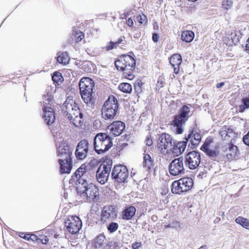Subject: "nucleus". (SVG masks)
I'll return each instance as SVG.
<instances>
[{"label": "nucleus", "instance_id": "a211bd4d", "mask_svg": "<svg viewBox=\"0 0 249 249\" xmlns=\"http://www.w3.org/2000/svg\"><path fill=\"white\" fill-rule=\"evenodd\" d=\"M125 128V124L122 121H114L107 127V130L114 136L121 135Z\"/></svg>", "mask_w": 249, "mask_h": 249}, {"label": "nucleus", "instance_id": "f257e3e1", "mask_svg": "<svg viewBox=\"0 0 249 249\" xmlns=\"http://www.w3.org/2000/svg\"><path fill=\"white\" fill-rule=\"evenodd\" d=\"M94 86V81L88 77L82 78L79 83L80 93L84 102L87 106L93 108L95 106L93 89Z\"/></svg>", "mask_w": 249, "mask_h": 249}, {"label": "nucleus", "instance_id": "c03bdc74", "mask_svg": "<svg viewBox=\"0 0 249 249\" xmlns=\"http://www.w3.org/2000/svg\"><path fill=\"white\" fill-rule=\"evenodd\" d=\"M19 236L21 238H23L24 239H26L27 240H30V238L31 237V234H30V233L25 234L23 232H20L19 233Z\"/></svg>", "mask_w": 249, "mask_h": 249}, {"label": "nucleus", "instance_id": "7ed1b4c3", "mask_svg": "<svg viewBox=\"0 0 249 249\" xmlns=\"http://www.w3.org/2000/svg\"><path fill=\"white\" fill-rule=\"evenodd\" d=\"M63 110L75 126L78 127L82 125L83 114L74 100L67 99L64 104Z\"/></svg>", "mask_w": 249, "mask_h": 249}, {"label": "nucleus", "instance_id": "79ce46f5", "mask_svg": "<svg viewBox=\"0 0 249 249\" xmlns=\"http://www.w3.org/2000/svg\"><path fill=\"white\" fill-rule=\"evenodd\" d=\"M116 45L114 42L110 41L108 45L106 46V50L109 51L116 48Z\"/></svg>", "mask_w": 249, "mask_h": 249}, {"label": "nucleus", "instance_id": "72a5a7b5", "mask_svg": "<svg viewBox=\"0 0 249 249\" xmlns=\"http://www.w3.org/2000/svg\"><path fill=\"white\" fill-rule=\"evenodd\" d=\"M213 142V140L212 138H207L204 142L203 145L200 147V150L202 151L207 150L210 148V144Z\"/></svg>", "mask_w": 249, "mask_h": 249}, {"label": "nucleus", "instance_id": "20e7f679", "mask_svg": "<svg viewBox=\"0 0 249 249\" xmlns=\"http://www.w3.org/2000/svg\"><path fill=\"white\" fill-rule=\"evenodd\" d=\"M115 66L119 71H124V75L129 79H132L134 75L132 71L135 68V59L130 55L123 54L118 57L115 62Z\"/></svg>", "mask_w": 249, "mask_h": 249}, {"label": "nucleus", "instance_id": "1a4fd4ad", "mask_svg": "<svg viewBox=\"0 0 249 249\" xmlns=\"http://www.w3.org/2000/svg\"><path fill=\"white\" fill-rule=\"evenodd\" d=\"M112 178L118 183H124L128 177V171L126 167L122 164L114 166L111 173Z\"/></svg>", "mask_w": 249, "mask_h": 249}, {"label": "nucleus", "instance_id": "58836bf2", "mask_svg": "<svg viewBox=\"0 0 249 249\" xmlns=\"http://www.w3.org/2000/svg\"><path fill=\"white\" fill-rule=\"evenodd\" d=\"M62 77L59 72H55L52 76V80L53 82L58 83L61 81Z\"/></svg>", "mask_w": 249, "mask_h": 249}, {"label": "nucleus", "instance_id": "473e14b6", "mask_svg": "<svg viewBox=\"0 0 249 249\" xmlns=\"http://www.w3.org/2000/svg\"><path fill=\"white\" fill-rule=\"evenodd\" d=\"M106 237L103 234H100L98 235L95 240V248H100L102 247L105 245V241Z\"/></svg>", "mask_w": 249, "mask_h": 249}, {"label": "nucleus", "instance_id": "c85d7f7f", "mask_svg": "<svg viewBox=\"0 0 249 249\" xmlns=\"http://www.w3.org/2000/svg\"><path fill=\"white\" fill-rule=\"evenodd\" d=\"M57 61L59 63L66 65L68 64L70 58L67 52L60 53L57 57Z\"/></svg>", "mask_w": 249, "mask_h": 249}, {"label": "nucleus", "instance_id": "a878e982", "mask_svg": "<svg viewBox=\"0 0 249 249\" xmlns=\"http://www.w3.org/2000/svg\"><path fill=\"white\" fill-rule=\"evenodd\" d=\"M143 166L146 170H150L154 166V160L148 154H144L143 155Z\"/></svg>", "mask_w": 249, "mask_h": 249}, {"label": "nucleus", "instance_id": "6e6552de", "mask_svg": "<svg viewBox=\"0 0 249 249\" xmlns=\"http://www.w3.org/2000/svg\"><path fill=\"white\" fill-rule=\"evenodd\" d=\"M112 166V160L110 159H106L98 168L96 176L97 180L101 184H104L107 182Z\"/></svg>", "mask_w": 249, "mask_h": 249}, {"label": "nucleus", "instance_id": "f03ea898", "mask_svg": "<svg viewBox=\"0 0 249 249\" xmlns=\"http://www.w3.org/2000/svg\"><path fill=\"white\" fill-rule=\"evenodd\" d=\"M53 89L48 87L43 95V117L48 125L53 124L55 120L53 110L51 107L53 103Z\"/></svg>", "mask_w": 249, "mask_h": 249}, {"label": "nucleus", "instance_id": "37998d69", "mask_svg": "<svg viewBox=\"0 0 249 249\" xmlns=\"http://www.w3.org/2000/svg\"><path fill=\"white\" fill-rule=\"evenodd\" d=\"M146 18V17L144 15H142L138 16L136 18V19H137V20L140 23L142 24L144 22Z\"/></svg>", "mask_w": 249, "mask_h": 249}, {"label": "nucleus", "instance_id": "cd10ccee", "mask_svg": "<svg viewBox=\"0 0 249 249\" xmlns=\"http://www.w3.org/2000/svg\"><path fill=\"white\" fill-rule=\"evenodd\" d=\"M194 33L191 31H184L181 34V39L186 42H191L194 38Z\"/></svg>", "mask_w": 249, "mask_h": 249}, {"label": "nucleus", "instance_id": "4d7b16f0", "mask_svg": "<svg viewBox=\"0 0 249 249\" xmlns=\"http://www.w3.org/2000/svg\"><path fill=\"white\" fill-rule=\"evenodd\" d=\"M246 50H249V42H247L245 46Z\"/></svg>", "mask_w": 249, "mask_h": 249}, {"label": "nucleus", "instance_id": "ddd939ff", "mask_svg": "<svg viewBox=\"0 0 249 249\" xmlns=\"http://www.w3.org/2000/svg\"><path fill=\"white\" fill-rule=\"evenodd\" d=\"M168 169L170 175L173 176L185 174L183 158L179 157L173 160L170 163Z\"/></svg>", "mask_w": 249, "mask_h": 249}, {"label": "nucleus", "instance_id": "a18cd8bd", "mask_svg": "<svg viewBox=\"0 0 249 249\" xmlns=\"http://www.w3.org/2000/svg\"><path fill=\"white\" fill-rule=\"evenodd\" d=\"M243 141L245 144L249 146V131L244 136Z\"/></svg>", "mask_w": 249, "mask_h": 249}, {"label": "nucleus", "instance_id": "864d4df0", "mask_svg": "<svg viewBox=\"0 0 249 249\" xmlns=\"http://www.w3.org/2000/svg\"><path fill=\"white\" fill-rule=\"evenodd\" d=\"M152 143H153V142H152V139H149V138H147V139L146 140V145H147L148 146H150L152 144Z\"/></svg>", "mask_w": 249, "mask_h": 249}, {"label": "nucleus", "instance_id": "9d476101", "mask_svg": "<svg viewBox=\"0 0 249 249\" xmlns=\"http://www.w3.org/2000/svg\"><path fill=\"white\" fill-rule=\"evenodd\" d=\"M55 142L56 145L57 146V155L59 158L58 162H62V161L71 160L72 154V149L64 142H61L60 143L56 140H55Z\"/></svg>", "mask_w": 249, "mask_h": 249}, {"label": "nucleus", "instance_id": "5701e85b", "mask_svg": "<svg viewBox=\"0 0 249 249\" xmlns=\"http://www.w3.org/2000/svg\"><path fill=\"white\" fill-rule=\"evenodd\" d=\"M178 181H180V185L184 193L191 190L193 185V180L190 178H182Z\"/></svg>", "mask_w": 249, "mask_h": 249}, {"label": "nucleus", "instance_id": "2f4dec72", "mask_svg": "<svg viewBox=\"0 0 249 249\" xmlns=\"http://www.w3.org/2000/svg\"><path fill=\"white\" fill-rule=\"evenodd\" d=\"M119 89L124 93H130L132 91V87L128 83H122L119 85Z\"/></svg>", "mask_w": 249, "mask_h": 249}, {"label": "nucleus", "instance_id": "a19ab883", "mask_svg": "<svg viewBox=\"0 0 249 249\" xmlns=\"http://www.w3.org/2000/svg\"><path fill=\"white\" fill-rule=\"evenodd\" d=\"M232 1L231 0H227L223 3V6L226 9H230L232 5Z\"/></svg>", "mask_w": 249, "mask_h": 249}, {"label": "nucleus", "instance_id": "bf43d9fd", "mask_svg": "<svg viewBox=\"0 0 249 249\" xmlns=\"http://www.w3.org/2000/svg\"><path fill=\"white\" fill-rule=\"evenodd\" d=\"M198 249H206V247L205 246H201V247H200Z\"/></svg>", "mask_w": 249, "mask_h": 249}, {"label": "nucleus", "instance_id": "e2e57ef3", "mask_svg": "<svg viewBox=\"0 0 249 249\" xmlns=\"http://www.w3.org/2000/svg\"><path fill=\"white\" fill-rule=\"evenodd\" d=\"M128 15V14H126V15H125V17H127V16Z\"/></svg>", "mask_w": 249, "mask_h": 249}, {"label": "nucleus", "instance_id": "412c9836", "mask_svg": "<svg viewBox=\"0 0 249 249\" xmlns=\"http://www.w3.org/2000/svg\"><path fill=\"white\" fill-rule=\"evenodd\" d=\"M225 151L226 152V156L229 160H232L238 157V148L231 142L226 146Z\"/></svg>", "mask_w": 249, "mask_h": 249}, {"label": "nucleus", "instance_id": "052dcab7", "mask_svg": "<svg viewBox=\"0 0 249 249\" xmlns=\"http://www.w3.org/2000/svg\"><path fill=\"white\" fill-rule=\"evenodd\" d=\"M138 35L136 34V35H135V36H135V37H137L138 36Z\"/></svg>", "mask_w": 249, "mask_h": 249}, {"label": "nucleus", "instance_id": "bb28decb", "mask_svg": "<svg viewBox=\"0 0 249 249\" xmlns=\"http://www.w3.org/2000/svg\"><path fill=\"white\" fill-rule=\"evenodd\" d=\"M171 191L173 194H175L180 195L184 193L180 185V181H178V180L174 181L172 183Z\"/></svg>", "mask_w": 249, "mask_h": 249}, {"label": "nucleus", "instance_id": "b1692460", "mask_svg": "<svg viewBox=\"0 0 249 249\" xmlns=\"http://www.w3.org/2000/svg\"><path fill=\"white\" fill-rule=\"evenodd\" d=\"M71 163L72 161L71 159L69 160H65V161H62V162H59L61 173H70L72 168Z\"/></svg>", "mask_w": 249, "mask_h": 249}, {"label": "nucleus", "instance_id": "423d86ee", "mask_svg": "<svg viewBox=\"0 0 249 249\" xmlns=\"http://www.w3.org/2000/svg\"><path fill=\"white\" fill-rule=\"evenodd\" d=\"M190 108L187 106H182L178 112V114L175 115L172 122V125L176 127V132L178 134H182L183 132L182 125L189 118Z\"/></svg>", "mask_w": 249, "mask_h": 249}, {"label": "nucleus", "instance_id": "9b49d317", "mask_svg": "<svg viewBox=\"0 0 249 249\" xmlns=\"http://www.w3.org/2000/svg\"><path fill=\"white\" fill-rule=\"evenodd\" d=\"M78 190L80 193V196L87 201H93L98 195V188L91 183L84 186L83 189L82 187H79Z\"/></svg>", "mask_w": 249, "mask_h": 249}, {"label": "nucleus", "instance_id": "603ef678", "mask_svg": "<svg viewBox=\"0 0 249 249\" xmlns=\"http://www.w3.org/2000/svg\"><path fill=\"white\" fill-rule=\"evenodd\" d=\"M159 36L157 34L154 33L152 35V39L155 42H157L158 41Z\"/></svg>", "mask_w": 249, "mask_h": 249}, {"label": "nucleus", "instance_id": "4be33fe9", "mask_svg": "<svg viewBox=\"0 0 249 249\" xmlns=\"http://www.w3.org/2000/svg\"><path fill=\"white\" fill-rule=\"evenodd\" d=\"M187 142H188L185 140L184 141L176 143L173 141V148H172L171 151L176 155L181 154L184 151Z\"/></svg>", "mask_w": 249, "mask_h": 249}, {"label": "nucleus", "instance_id": "3c124183", "mask_svg": "<svg viewBox=\"0 0 249 249\" xmlns=\"http://www.w3.org/2000/svg\"><path fill=\"white\" fill-rule=\"evenodd\" d=\"M179 66L180 65L172 66L174 68V72L175 74H178V73L179 71Z\"/></svg>", "mask_w": 249, "mask_h": 249}, {"label": "nucleus", "instance_id": "6e6d98bb", "mask_svg": "<svg viewBox=\"0 0 249 249\" xmlns=\"http://www.w3.org/2000/svg\"><path fill=\"white\" fill-rule=\"evenodd\" d=\"M225 85V83L224 82H221L220 83H218L216 85V88H220L221 87H222L223 86H224Z\"/></svg>", "mask_w": 249, "mask_h": 249}, {"label": "nucleus", "instance_id": "f704fd0d", "mask_svg": "<svg viewBox=\"0 0 249 249\" xmlns=\"http://www.w3.org/2000/svg\"><path fill=\"white\" fill-rule=\"evenodd\" d=\"M73 39H74L76 42H79L84 37V34L78 30L73 31L72 33Z\"/></svg>", "mask_w": 249, "mask_h": 249}, {"label": "nucleus", "instance_id": "393cba45", "mask_svg": "<svg viewBox=\"0 0 249 249\" xmlns=\"http://www.w3.org/2000/svg\"><path fill=\"white\" fill-rule=\"evenodd\" d=\"M136 208L134 206H130L125 209L122 213V218L124 220H130L135 215Z\"/></svg>", "mask_w": 249, "mask_h": 249}, {"label": "nucleus", "instance_id": "2eb2a0df", "mask_svg": "<svg viewBox=\"0 0 249 249\" xmlns=\"http://www.w3.org/2000/svg\"><path fill=\"white\" fill-rule=\"evenodd\" d=\"M65 226L67 231L71 233H77L81 229L82 223L80 219L76 216H71L65 221Z\"/></svg>", "mask_w": 249, "mask_h": 249}, {"label": "nucleus", "instance_id": "5fc2aeb1", "mask_svg": "<svg viewBox=\"0 0 249 249\" xmlns=\"http://www.w3.org/2000/svg\"><path fill=\"white\" fill-rule=\"evenodd\" d=\"M31 237L30 238V240L32 241H36L37 239V237L35 234H31Z\"/></svg>", "mask_w": 249, "mask_h": 249}, {"label": "nucleus", "instance_id": "6ab92c4d", "mask_svg": "<svg viewBox=\"0 0 249 249\" xmlns=\"http://www.w3.org/2000/svg\"><path fill=\"white\" fill-rule=\"evenodd\" d=\"M116 216L114 208L111 206H105L101 213L102 220H112Z\"/></svg>", "mask_w": 249, "mask_h": 249}, {"label": "nucleus", "instance_id": "8fccbe9b", "mask_svg": "<svg viewBox=\"0 0 249 249\" xmlns=\"http://www.w3.org/2000/svg\"><path fill=\"white\" fill-rule=\"evenodd\" d=\"M125 40L123 39L122 38H120L118 41L115 42V45L118 46L120 44H124Z\"/></svg>", "mask_w": 249, "mask_h": 249}, {"label": "nucleus", "instance_id": "7c9ffc66", "mask_svg": "<svg viewBox=\"0 0 249 249\" xmlns=\"http://www.w3.org/2000/svg\"><path fill=\"white\" fill-rule=\"evenodd\" d=\"M235 222L243 228L249 230V220L241 216H238L235 219Z\"/></svg>", "mask_w": 249, "mask_h": 249}, {"label": "nucleus", "instance_id": "39448f33", "mask_svg": "<svg viewBox=\"0 0 249 249\" xmlns=\"http://www.w3.org/2000/svg\"><path fill=\"white\" fill-rule=\"evenodd\" d=\"M93 145L98 154H103L112 147V139L106 133H98L94 138Z\"/></svg>", "mask_w": 249, "mask_h": 249}, {"label": "nucleus", "instance_id": "49530a36", "mask_svg": "<svg viewBox=\"0 0 249 249\" xmlns=\"http://www.w3.org/2000/svg\"><path fill=\"white\" fill-rule=\"evenodd\" d=\"M126 22L127 25L132 28L134 27L133 21L131 18L126 20Z\"/></svg>", "mask_w": 249, "mask_h": 249}, {"label": "nucleus", "instance_id": "aec40b11", "mask_svg": "<svg viewBox=\"0 0 249 249\" xmlns=\"http://www.w3.org/2000/svg\"><path fill=\"white\" fill-rule=\"evenodd\" d=\"M187 142L190 140L192 145L195 147H197L201 141L200 133L196 130H193L188 134L187 137L184 138Z\"/></svg>", "mask_w": 249, "mask_h": 249}, {"label": "nucleus", "instance_id": "4c0bfd02", "mask_svg": "<svg viewBox=\"0 0 249 249\" xmlns=\"http://www.w3.org/2000/svg\"><path fill=\"white\" fill-rule=\"evenodd\" d=\"M207 155L211 157H216L218 155V152L215 149H211L210 148L203 151Z\"/></svg>", "mask_w": 249, "mask_h": 249}, {"label": "nucleus", "instance_id": "09e8293b", "mask_svg": "<svg viewBox=\"0 0 249 249\" xmlns=\"http://www.w3.org/2000/svg\"><path fill=\"white\" fill-rule=\"evenodd\" d=\"M141 246V243L140 242H135L132 244V248L133 249H138Z\"/></svg>", "mask_w": 249, "mask_h": 249}, {"label": "nucleus", "instance_id": "c9c22d12", "mask_svg": "<svg viewBox=\"0 0 249 249\" xmlns=\"http://www.w3.org/2000/svg\"><path fill=\"white\" fill-rule=\"evenodd\" d=\"M118 224L116 222H111L107 227V229L110 233H113L118 229Z\"/></svg>", "mask_w": 249, "mask_h": 249}, {"label": "nucleus", "instance_id": "f8f14e48", "mask_svg": "<svg viewBox=\"0 0 249 249\" xmlns=\"http://www.w3.org/2000/svg\"><path fill=\"white\" fill-rule=\"evenodd\" d=\"M78 182L77 190L79 187H82L84 189V186L88 185L90 183L89 177L91 175L89 172L86 171V166L84 164L82 165L74 173Z\"/></svg>", "mask_w": 249, "mask_h": 249}, {"label": "nucleus", "instance_id": "0eeeda50", "mask_svg": "<svg viewBox=\"0 0 249 249\" xmlns=\"http://www.w3.org/2000/svg\"><path fill=\"white\" fill-rule=\"evenodd\" d=\"M118 109L117 99L114 96H109L104 103L102 108V116L106 120H113Z\"/></svg>", "mask_w": 249, "mask_h": 249}, {"label": "nucleus", "instance_id": "680f3d73", "mask_svg": "<svg viewBox=\"0 0 249 249\" xmlns=\"http://www.w3.org/2000/svg\"><path fill=\"white\" fill-rule=\"evenodd\" d=\"M247 42H249V38L247 40Z\"/></svg>", "mask_w": 249, "mask_h": 249}, {"label": "nucleus", "instance_id": "ea45409f", "mask_svg": "<svg viewBox=\"0 0 249 249\" xmlns=\"http://www.w3.org/2000/svg\"><path fill=\"white\" fill-rule=\"evenodd\" d=\"M142 83L141 81L138 82L137 83H135L134 85V89L137 93H139L142 92Z\"/></svg>", "mask_w": 249, "mask_h": 249}, {"label": "nucleus", "instance_id": "e433bc0d", "mask_svg": "<svg viewBox=\"0 0 249 249\" xmlns=\"http://www.w3.org/2000/svg\"><path fill=\"white\" fill-rule=\"evenodd\" d=\"M228 130L231 131V129L227 128V127H223L220 129L219 134L222 139L226 140V137H228Z\"/></svg>", "mask_w": 249, "mask_h": 249}, {"label": "nucleus", "instance_id": "f3484780", "mask_svg": "<svg viewBox=\"0 0 249 249\" xmlns=\"http://www.w3.org/2000/svg\"><path fill=\"white\" fill-rule=\"evenodd\" d=\"M89 142L86 140H83L79 142L75 152L77 160H83L86 158L89 151Z\"/></svg>", "mask_w": 249, "mask_h": 249}, {"label": "nucleus", "instance_id": "c756f323", "mask_svg": "<svg viewBox=\"0 0 249 249\" xmlns=\"http://www.w3.org/2000/svg\"><path fill=\"white\" fill-rule=\"evenodd\" d=\"M182 62V57L179 54H173L170 59V63L172 66L180 65Z\"/></svg>", "mask_w": 249, "mask_h": 249}, {"label": "nucleus", "instance_id": "13d9d810", "mask_svg": "<svg viewBox=\"0 0 249 249\" xmlns=\"http://www.w3.org/2000/svg\"><path fill=\"white\" fill-rule=\"evenodd\" d=\"M232 130L231 129V131H229L228 130V137H230V134H232Z\"/></svg>", "mask_w": 249, "mask_h": 249}, {"label": "nucleus", "instance_id": "dca6fc26", "mask_svg": "<svg viewBox=\"0 0 249 249\" xmlns=\"http://www.w3.org/2000/svg\"><path fill=\"white\" fill-rule=\"evenodd\" d=\"M173 142L172 138L169 134L165 133H162L159 136L158 140V147L161 150L163 149L167 151L171 150L173 148Z\"/></svg>", "mask_w": 249, "mask_h": 249}, {"label": "nucleus", "instance_id": "4468645a", "mask_svg": "<svg viewBox=\"0 0 249 249\" xmlns=\"http://www.w3.org/2000/svg\"><path fill=\"white\" fill-rule=\"evenodd\" d=\"M201 160L199 152L193 151L189 152L185 157V165L190 169H195L198 167Z\"/></svg>", "mask_w": 249, "mask_h": 249}, {"label": "nucleus", "instance_id": "de8ad7c7", "mask_svg": "<svg viewBox=\"0 0 249 249\" xmlns=\"http://www.w3.org/2000/svg\"><path fill=\"white\" fill-rule=\"evenodd\" d=\"M110 247L112 248V249H120L121 246L120 244L117 242H115L110 246Z\"/></svg>", "mask_w": 249, "mask_h": 249}]
</instances>
